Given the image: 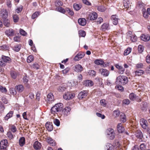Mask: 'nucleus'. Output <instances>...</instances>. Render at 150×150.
I'll use <instances>...</instances> for the list:
<instances>
[{
	"label": "nucleus",
	"mask_w": 150,
	"mask_h": 150,
	"mask_svg": "<svg viewBox=\"0 0 150 150\" xmlns=\"http://www.w3.org/2000/svg\"><path fill=\"white\" fill-rule=\"evenodd\" d=\"M13 112L11 111L8 113L4 117V119L6 120H8L13 115Z\"/></svg>",
	"instance_id": "28"
},
{
	"label": "nucleus",
	"mask_w": 150,
	"mask_h": 150,
	"mask_svg": "<svg viewBox=\"0 0 150 150\" xmlns=\"http://www.w3.org/2000/svg\"><path fill=\"white\" fill-rule=\"evenodd\" d=\"M129 98L131 100H136L139 102L141 101V99L139 98L138 96H137L136 95L133 93H130L129 95Z\"/></svg>",
	"instance_id": "12"
},
{
	"label": "nucleus",
	"mask_w": 150,
	"mask_h": 150,
	"mask_svg": "<svg viewBox=\"0 0 150 150\" xmlns=\"http://www.w3.org/2000/svg\"><path fill=\"white\" fill-rule=\"evenodd\" d=\"M98 10L100 11L103 12L105 11L106 8L105 7L103 6H98Z\"/></svg>",
	"instance_id": "50"
},
{
	"label": "nucleus",
	"mask_w": 150,
	"mask_h": 150,
	"mask_svg": "<svg viewBox=\"0 0 150 150\" xmlns=\"http://www.w3.org/2000/svg\"><path fill=\"white\" fill-rule=\"evenodd\" d=\"M34 57L32 55H29L27 58V62L28 63H30L34 60Z\"/></svg>",
	"instance_id": "47"
},
{
	"label": "nucleus",
	"mask_w": 150,
	"mask_h": 150,
	"mask_svg": "<svg viewBox=\"0 0 150 150\" xmlns=\"http://www.w3.org/2000/svg\"><path fill=\"white\" fill-rule=\"evenodd\" d=\"M83 69L82 67L79 64L75 65L74 67V71L77 72L81 71L83 70Z\"/></svg>",
	"instance_id": "16"
},
{
	"label": "nucleus",
	"mask_w": 150,
	"mask_h": 150,
	"mask_svg": "<svg viewBox=\"0 0 150 150\" xmlns=\"http://www.w3.org/2000/svg\"><path fill=\"white\" fill-rule=\"evenodd\" d=\"M81 5H79L76 4H74L73 5V7L74 9L76 11H78L81 8Z\"/></svg>",
	"instance_id": "41"
},
{
	"label": "nucleus",
	"mask_w": 150,
	"mask_h": 150,
	"mask_svg": "<svg viewBox=\"0 0 150 150\" xmlns=\"http://www.w3.org/2000/svg\"><path fill=\"white\" fill-rule=\"evenodd\" d=\"M5 33L8 36H11L14 35V33L12 29H8L5 31Z\"/></svg>",
	"instance_id": "21"
},
{
	"label": "nucleus",
	"mask_w": 150,
	"mask_h": 150,
	"mask_svg": "<svg viewBox=\"0 0 150 150\" xmlns=\"http://www.w3.org/2000/svg\"><path fill=\"white\" fill-rule=\"evenodd\" d=\"M144 73V71L142 70H137L135 71L136 76H139L142 75Z\"/></svg>",
	"instance_id": "35"
},
{
	"label": "nucleus",
	"mask_w": 150,
	"mask_h": 150,
	"mask_svg": "<svg viewBox=\"0 0 150 150\" xmlns=\"http://www.w3.org/2000/svg\"><path fill=\"white\" fill-rule=\"evenodd\" d=\"M128 2H126L125 1L124 2V7L127 9L129 8V4L128 3Z\"/></svg>",
	"instance_id": "59"
},
{
	"label": "nucleus",
	"mask_w": 150,
	"mask_h": 150,
	"mask_svg": "<svg viewBox=\"0 0 150 150\" xmlns=\"http://www.w3.org/2000/svg\"><path fill=\"white\" fill-rule=\"evenodd\" d=\"M54 100V98L53 93H49L47 96V102L49 103H52Z\"/></svg>",
	"instance_id": "8"
},
{
	"label": "nucleus",
	"mask_w": 150,
	"mask_h": 150,
	"mask_svg": "<svg viewBox=\"0 0 150 150\" xmlns=\"http://www.w3.org/2000/svg\"><path fill=\"white\" fill-rule=\"evenodd\" d=\"M63 104L61 103L56 104L51 109V112L52 114L55 115V114H57V112L61 111L63 108Z\"/></svg>",
	"instance_id": "1"
},
{
	"label": "nucleus",
	"mask_w": 150,
	"mask_h": 150,
	"mask_svg": "<svg viewBox=\"0 0 150 150\" xmlns=\"http://www.w3.org/2000/svg\"><path fill=\"white\" fill-rule=\"evenodd\" d=\"M45 127L49 131H51L53 130V125L52 123L47 122L45 124Z\"/></svg>",
	"instance_id": "24"
},
{
	"label": "nucleus",
	"mask_w": 150,
	"mask_h": 150,
	"mask_svg": "<svg viewBox=\"0 0 150 150\" xmlns=\"http://www.w3.org/2000/svg\"><path fill=\"white\" fill-rule=\"evenodd\" d=\"M98 17L97 14L95 12H93L88 14L86 18L88 21H93L96 19Z\"/></svg>",
	"instance_id": "5"
},
{
	"label": "nucleus",
	"mask_w": 150,
	"mask_h": 150,
	"mask_svg": "<svg viewBox=\"0 0 150 150\" xmlns=\"http://www.w3.org/2000/svg\"><path fill=\"white\" fill-rule=\"evenodd\" d=\"M107 137L110 140L113 139L115 137V133L113 129L111 128H108L106 131Z\"/></svg>",
	"instance_id": "4"
},
{
	"label": "nucleus",
	"mask_w": 150,
	"mask_h": 150,
	"mask_svg": "<svg viewBox=\"0 0 150 150\" xmlns=\"http://www.w3.org/2000/svg\"><path fill=\"white\" fill-rule=\"evenodd\" d=\"M147 121L144 119H142L140 121V125L144 129H146L147 126Z\"/></svg>",
	"instance_id": "23"
},
{
	"label": "nucleus",
	"mask_w": 150,
	"mask_h": 150,
	"mask_svg": "<svg viewBox=\"0 0 150 150\" xmlns=\"http://www.w3.org/2000/svg\"><path fill=\"white\" fill-rule=\"evenodd\" d=\"M88 73L90 76H95L96 74V72L93 70H90Z\"/></svg>",
	"instance_id": "52"
},
{
	"label": "nucleus",
	"mask_w": 150,
	"mask_h": 150,
	"mask_svg": "<svg viewBox=\"0 0 150 150\" xmlns=\"http://www.w3.org/2000/svg\"><path fill=\"white\" fill-rule=\"evenodd\" d=\"M0 49L3 50H6L8 49V47L6 45H3L0 47Z\"/></svg>",
	"instance_id": "63"
},
{
	"label": "nucleus",
	"mask_w": 150,
	"mask_h": 150,
	"mask_svg": "<svg viewBox=\"0 0 150 150\" xmlns=\"http://www.w3.org/2000/svg\"><path fill=\"white\" fill-rule=\"evenodd\" d=\"M8 131H10V132H12V133L14 134L17 131V129L14 125H12L9 129Z\"/></svg>",
	"instance_id": "38"
},
{
	"label": "nucleus",
	"mask_w": 150,
	"mask_h": 150,
	"mask_svg": "<svg viewBox=\"0 0 150 150\" xmlns=\"http://www.w3.org/2000/svg\"><path fill=\"white\" fill-rule=\"evenodd\" d=\"M78 22L80 25L84 26L86 23V21L85 18H80L78 20Z\"/></svg>",
	"instance_id": "25"
},
{
	"label": "nucleus",
	"mask_w": 150,
	"mask_h": 150,
	"mask_svg": "<svg viewBox=\"0 0 150 150\" xmlns=\"http://www.w3.org/2000/svg\"><path fill=\"white\" fill-rule=\"evenodd\" d=\"M8 144L7 140L5 139L2 140L0 143V147L5 148L6 147Z\"/></svg>",
	"instance_id": "20"
},
{
	"label": "nucleus",
	"mask_w": 150,
	"mask_h": 150,
	"mask_svg": "<svg viewBox=\"0 0 150 150\" xmlns=\"http://www.w3.org/2000/svg\"><path fill=\"white\" fill-rule=\"evenodd\" d=\"M120 121L122 123H125L126 121V117L124 113H121L120 116Z\"/></svg>",
	"instance_id": "22"
},
{
	"label": "nucleus",
	"mask_w": 150,
	"mask_h": 150,
	"mask_svg": "<svg viewBox=\"0 0 150 150\" xmlns=\"http://www.w3.org/2000/svg\"><path fill=\"white\" fill-rule=\"evenodd\" d=\"M47 141L48 143L52 146H54L56 145V142L55 141L50 137H48L47 138Z\"/></svg>",
	"instance_id": "33"
},
{
	"label": "nucleus",
	"mask_w": 150,
	"mask_h": 150,
	"mask_svg": "<svg viewBox=\"0 0 150 150\" xmlns=\"http://www.w3.org/2000/svg\"><path fill=\"white\" fill-rule=\"evenodd\" d=\"M13 21L15 23L17 22L19 20V17L17 15L14 14L13 15Z\"/></svg>",
	"instance_id": "45"
},
{
	"label": "nucleus",
	"mask_w": 150,
	"mask_h": 150,
	"mask_svg": "<svg viewBox=\"0 0 150 150\" xmlns=\"http://www.w3.org/2000/svg\"><path fill=\"white\" fill-rule=\"evenodd\" d=\"M87 91H83L79 93L78 95V98L79 99H81L85 98L87 96Z\"/></svg>",
	"instance_id": "13"
},
{
	"label": "nucleus",
	"mask_w": 150,
	"mask_h": 150,
	"mask_svg": "<svg viewBox=\"0 0 150 150\" xmlns=\"http://www.w3.org/2000/svg\"><path fill=\"white\" fill-rule=\"evenodd\" d=\"M127 35H129L131 41L132 42H135L137 41V37L134 34H132V32L129 31L127 33Z\"/></svg>",
	"instance_id": "9"
},
{
	"label": "nucleus",
	"mask_w": 150,
	"mask_h": 150,
	"mask_svg": "<svg viewBox=\"0 0 150 150\" xmlns=\"http://www.w3.org/2000/svg\"><path fill=\"white\" fill-rule=\"evenodd\" d=\"M111 19L113 23L115 25H116L118 23V17L116 15H112L111 17Z\"/></svg>",
	"instance_id": "15"
},
{
	"label": "nucleus",
	"mask_w": 150,
	"mask_h": 150,
	"mask_svg": "<svg viewBox=\"0 0 150 150\" xmlns=\"http://www.w3.org/2000/svg\"><path fill=\"white\" fill-rule=\"evenodd\" d=\"M21 47L20 45H15L13 48V49L16 52H18L19 51Z\"/></svg>",
	"instance_id": "48"
},
{
	"label": "nucleus",
	"mask_w": 150,
	"mask_h": 150,
	"mask_svg": "<svg viewBox=\"0 0 150 150\" xmlns=\"http://www.w3.org/2000/svg\"><path fill=\"white\" fill-rule=\"evenodd\" d=\"M135 135L138 138L141 139L143 137L142 133L140 130H137L135 132Z\"/></svg>",
	"instance_id": "32"
},
{
	"label": "nucleus",
	"mask_w": 150,
	"mask_h": 150,
	"mask_svg": "<svg viewBox=\"0 0 150 150\" xmlns=\"http://www.w3.org/2000/svg\"><path fill=\"white\" fill-rule=\"evenodd\" d=\"M146 61L148 63H150V55H148L146 56Z\"/></svg>",
	"instance_id": "64"
},
{
	"label": "nucleus",
	"mask_w": 150,
	"mask_h": 150,
	"mask_svg": "<svg viewBox=\"0 0 150 150\" xmlns=\"http://www.w3.org/2000/svg\"><path fill=\"white\" fill-rule=\"evenodd\" d=\"M140 147L141 150H145L146 148V145L144 143L141 144L140 146Z\"/></svg>",
	"instance_id": "58"
},
{
	"label": "nucleus",
	"mask_w": 150,
	"mask_h": 150,
	"mask_svg": "<svg viewBox=\"0 0 150 150\" xmlns=\"http://www.w3.org/2000/svg\"><path fill=\"white\" fill-rule=\"evenodd\" d=\"M116 81L119 84L125 85L128 82L127 77L124 76H120L117 77Z\"/></svg>",
	"instance_id": "3"
},
{
	"label": "nucleus",
	"mask_w": 150,
	"mask_h": 150,
	"mask_svg": "<svg viewBox=\"0 0 150 150\" xmlns=\"http://www.w3.org/2000/svg\"><path fill=\"white\" fill-rule=\"evenodd\" d=\"M109 26V24L108 23H104L101 26V28L102 30H105L108 29Z\"/></svg>",
	"instance_id": "43"
},
{
	"label": "nucleus",
	"mask_w": 150,
	"mask_h": 150,
	"mask_svg": "<svg viewBox=\"0 0 150 150\" xmlns=\"http://www.w3.org/2000/svg\"><path fill=\"white\" fill-rule=\"evenodd\" d=\"M4 25L7 27H9L10 25V21L7 19L3 20Z\"/></svg>",
	"instance_id": "34"
},
{
	"label": "nucleus",
	"mask_w": 150,
	"mask_h": 150,
	"mask_svg": "<svg viewBox=\"0 0 150 150\" xmlns=\"http://www.w3.org/2000/svg\"><path fill=\"white\" fill-rule=\"evenodd\" d=\"M142 12L144 17L146 18H148L149 17V15L148 13L146 11V9L145 8L142 9Z\"/></svg>",
	"instance_id": "40"
},
{
	"label": "nucleus",
	"mask_w": 150,
	"mask_h": 150,
	"mask_svg": "<svg viewBox=\"0 0 150 150\" xmlns=\"http://www.w3.org/2000/svg\"><path fill=\"white\" fill-rule=\"evenodd\" d=\"M84 54L82 52H79L75 56L74 59L76 61H79L83 57H84Z\"/></svg>",
	"instance_id": "18"
},
{
	"label": "nucleus",
	"mask_w": 150,
	"mask_h": 150,
	"mask_svg": "<svg viewBox=\"0 0 150 150\" xmlns=\"http://www.w3.org/2000/svg\"><path fill=\"white\" fill-rule=\"evenodd\" d=\"M75 94H72L70 92H67L65 93L63 97L64 99L66 100H69L74 98Z\"/></svg>",
	"instance_id": "6"
},
{
	"label": "nucleus",
	"mask_w": 150,
	"mask_h": 150,
	"mask_svg": "<svg viewBox=\"0 0 150 150\" xmlns=\"http://www.w3.org/2000/svg\"><path fill=\"white\" fill-rule=\"evenodd\" d=\"M40 12L39 11H37L33 13L32 16L31 18L33 19H35V18L39 16L40 15Z\"/></svg>",
	"instance_id": "36"
},
{
	"label": "nucleus",
	"mask_w": 150,
	"mask_h": 150,
	"mask_svg": "<svg viewBox=\"0 0 150 150\" xmlns=\"http://www.w3.org/2000/svg\"><path fill=\"white\" fill-rule=\"evenodd\" d=\"M132 49L130 47L127 48L124 51V55L126 56L129 54L131 52Z\"/></svg>",
	"instance_id": "44"
},
{
	"label": "nucleus",
	"mask_w": 150,
	"mask_h": 150,
	"mask_svg": "<svg viewBox=\"0 0 150 150\" xmlns=\"http://www.w3.org/2000/svg\"><path fill=\"white\" fill-rule=\"evenodd\" d=\"M0 16L3 20L6 19L8 17V12L6 10L4 9L1 10L0 11Z\"/></svg>",
	"instance_id": "7"
},
{
	"label": "nucleus",
	"mask_w": 150,
	"mask_h": 150,
	"mask_svg": "<svg viewBox=\"0 0 150 150\" xmlns=\"http://www.w3.org/2000/svg\"><path fill=\"white\" fill-rule=\"evenodd\" d=\"M10 92L12 93L13 95H16L17 92L15 90V89L13 88H11L10 89Z\"/></svg>",
	"instance_id": "60"
},
{
	"label": "nucleus",
	"mask_w": 150,
	"mask_h": 150,
	"mask_svg": "<svg viewBox=\"0 0 150 150\" xmlns=\"http://www.w3.org/2000/svg\"><path fill=\"white\" fill-rule=\"evenodd\" d=\"M106 149L107 150H114V146L110 143H108L106 146Z\"/></svg>",
	"instance_id": "37"
},
{
	"label": "nucleus",
	"mask_w": 150,
	"mask_h": 150,
	"mask_svg": "<svg viewBox=\"0 0 150 150\" xmlns=\"http://www.w3.org/2000/svg\"><path fill=\"white\" fill-rule=\"evenodd\" d=\"M23 6H20L18 7L16 9V12L17 13H19L21 12L23 9Z\"/></svg>",
	"instance_id": "53"
},
{
	"label": "nucleus",
	"mask_w": 150,
	"mask_h": 150,
	"mask_svg": "<svg viewBox=\"0 0 150 150\" xmlns=\"http://www.w3.org/2000/svg\"><path fill=\"white\" fill-rule=\"evenodd\" d=\"M66 10L68 12L69 14L70 15L73 16L74 14V13L73 11L71 10L70 8H67Z\"/></svg>",
	"instance_id": "61"
},
{
	"label": "nucleus",
	"mask_w": 150,
	"mask_h": 150,
	"mask_svg": "<svg viewBox=\"0 0 150 150\" xmlns=\"http://www.w3.org/2000/svg\"><path fill=\"white\" fill-rule=\"evenodd\" d=\"M120 114V111L118 110L113 111V115L115 117H118Z\"/></svg>",
	"instance_id": "51"
},
{
	"label": "nucleus",
	"mask_w": 150,
	"mask_h": 150,
	"mask_svg": "<svg viewBox=\"0 0 150 150\" xmlns=\"http://www.w3.org/2000/svg\"><path fill=\"white\" fill-rule=\"evenodd\" d=\"M117 128V131L119 133H122L125 130L124 127L122 126L121 123H119L118 124Z\"/></svg>",
	"instance_id": "14"
},
{
	"label": "nucleus",
	"mask_w": 150,
	"mask_h": 150,
	"mask_svg": "<svg viewBox=\"0 0 150 150\" xmlns=\"http://www.w3.org/2000/svg\"><path fill=\"white\" fill-rule=\"evenodd\" d=\"M94 62L95 64L98 65H103L104 63V62L101 59H96L95 60Z\"/></svg>",
	"instance_id": "39"
},
{
	"label": "nucleus",
	"mask_w": 150,
	"mask_h": 150,
	"mask_svg": "<svg viewBox=\"0 0 150 150\" xmlns=\"http://www.w3.org/2000/svg\"><path fill=\"white\" fill-rule=\"evenodd\" d=\"M41 144L38 141H36L35 142L33 146L35 149L36 150L40 149L41 147Z\"/></svg>",
	"instance_id": "30"
},
{
	"label": "nucleus",
	"mask_w": 150,
	"mask_h": 150,
	"mask_svg": "<svg viewBox=\"0 0 150 150\" xmlns=\"http://www.w3.org/2000/svg\"><path fill=\"white\" fill-rule=\"evenodd\" d=\"M141 38L142 40L144 41H147L149 40L150 37L148 35L143 34L141 36Z\"/></svg>",
	"instance_id": "27"
},
{
	"label": "nucleus",
	"mask_w": 150,
	"mask_h": 150,
	"mask_svg": "<svg viewBox=\"0 0 150 150\" xmlns=\"http://www.w3.org/2000/svg\"><path fill=\"white\" fill-rule=\"evenodd\" d=\"M16 88L17 91L19 93H21L24 90V87L21 84H19L16 86Z\"/></svg>",
	"instance_id": "26"
},
{
	"label": "nucleus",
	"mask_w": 150,
	"mask_h": 150,
	"mask_svg": "<svg viewBox=\"0 0 150 150\" xmlns=\"http://www.w3.org/2000/svg\"><path fill=\"white\" fill-rule=\"evenodd\" d=\"M99 72L104 76H108L109 74V71L106 69H101L99 70Z\"/></svg>",
	"instance_id": "10"
},
{
	"label": "nucleus",
	"mask_w": 150,
	"mask_h": 150,
	"mask_svg": "<svg viewBox=\"0 0 150 150\" xmlns=\"http://www.w3.org/2000/svg\"><path fill=\"white\" fill-rule=\"evenodd\" d=\"M144 4H143L142 2L141 1H139L138 2L137 6L140 8H142V9L144 8Z\"/></svg>",
	"instance_id": "49"
},
{
	"label": "nucleus",
	"mask_w": 150,
	"mask_h": 150,
	"mask_svg": "<svg viewBox=\"0 0 150 150\" xmlns=\"http://www.w3.org/2000/svg\"><path fill=\"white\" fill-rule=\"evenodd\" d=\"M0 91L3 93H6L7 92V90L6 88L0 85Z\"/></svg>",
	"instance_id": "56"
},
{
	"label": "nucleus",
	"mask_w": 150,
	"mask_h": 150,
	"mask_svg": "<svg viewBox=\"0 0 150 150\" xmlns=\"http://www.w3.org/2000/svg\"><path fill=\"white\" fill-rule=\"evenodd\" d=\"M123 103L124 105H128L130 103V101L129 99H125L123 101Z\"/></svg>",
	"instance_id": "57"
},
{
	"label": "nucleus",
	"mask_w": 150,
	"mask_h": 150,
	"mask_svg": "<svg viewBox=\"0 0 150 150\" xmlns=\"http://www.w3.org/2000/svg\"><path fill=\"white\" fill-rule=\"evenodd\" d=\"M83 83V85L86 86L91 87L93 85V82L92 81L89 80H87L84 81Z\"/></svg>",
	"instance_id": "17"
},
{
	"label": "nucleus",
	"mask_w": 150,
	"mask_h": 150,
	"mask_svg": "<svg viewBox=\"0 0 150 150\" xmlns=\"http://www.w3.org/2000/svg\"><path fill=\"white\" fill-rule=\"evenodd\" d=\"M54 123L57 126H59L60 124L59 120L57 119H55L54 120Z\"/></svg>",
	"instance_id": "54"
},
{
	"label": "nucleus",
	"mask_w": 150,
	"mask_h": 150,
	"mask_svg": "<svg viewBox=\"0 0 150 150\" xmlns=\"http://www.w3.org/2000/svg\"><path fill=\"white\" fill-rule=\"evenodd\" d=\"M79 34L80 36L84 37L86 35V33L83 30H80L79 31Z\"/></svg>",
	"instance_id": "55"
},
{
	"label": "nucleus",
	"mask_w": 150,
	"mask_h": 150,
	"mask_svg": "<svg viewBox=\"0 0 150 150\" xmlns=\"http://www.w3.org/2000/svg\"><path fill=\"white\" fill-rule=\"evenodd\" d=\"M20 145L21 146H23L25 143V139L24 137H21L19 140Z\"/></svg>",
	"instance_id": "42"
},
{
	"label": "nucleus",
	"mask_w": 150,
	"mask_h": 150,
	"mask_svg": "<svg viewBox=\"0 0 150 150\" xmlns=\"http://www.w3.org/2000/svg\"><path fill=\"white\" fill-rule=\"evenodd\" d=\"M70 69L69 68L67 67L65 69H64L63 70L62 72L63 74H67L69 71L70 70Z\"/></svg>",
	"instance_id": "62"
},
{
	"label": "nucleus",
	"mask_w": 150,
	"mask_h": 150,
	"mask_svg": "<svg viewBox=\"0 0 150 150\" xmlns=\"http://www.w3.org/2000/svg\"><path fill=\"white\" fill-rule=\"evenodd\" d=\"M7 137L10 139L11 140L13 139L15 136L14 134L10 132V131H8L6 134Z\"/></svg>",
	"instance_id": "29"
},
{
	"label": "nucleus",
	"mask_w": 150,
	"mask_h": 150,
	"mask_svg": "<svg viewBox=\"0 0 150 150\" xmlns=\"http://www.w3.org/2000/svg\"><path fill=\"white\" fill-rule=\"evenodd\" d=\"M144 49V47L142 45H139L138 47V51L139 53H142L143 52Z\"/></svg>",
	"instance_id": "46"
},
{
	"label": "nucleus",
	"mask_w": 150,
	"mask_h": 150,
	"mask_svg": "<svg viewBox=\"0 0 150 150\" xmlns=\"http://www.w3.org/2000/svg\"><path fill=\"white\" fill-rule=\"evenodd\" d=\"M10 74L11 77L13 79H16L18 74V72L13 71H11Z\"/></svg>",
	"instance_id": "31"
},
{
	"label": "nucleus",
	"mask_w": 150,
	"mask_h": 150,
	"mask_svg": "<svg viewBox=\"0 0 150 150\" xmlns=\"http://www.w3.org/2000/svg\"><path fill=\"white\" fill-rule=\"evenodd\" d=\"M67 86L66 84H63L59 86L58 88V90L59 92H62L67 89Z\"/></svg>",
	"instance_id": "19"
},
{
	"label": "nucleus",
	"mask_w": 150,
	"mask_h": 150,
	"mask_svg": "<svg viewBox=\"0 0 150 150\" xmlns=\"http://www.w3.org/2000/svg\"><path fill=\"white\" fill-rule=\"evenodd\" d=\"M71 110L70 108L69 107H65L63 109L62 111V114L65 116H67L70 114V112Z\"/></svg>",
	"instance_id": "11"
},
{
	"label": "nucleus",
	"mask_w": 150,
	"mask_h": 150,
	"mask_svg": "<svg viewBox=\"0 0 150 150\" xmlns=\"http://www.w3.org/2000/svg\"><path fill=\"white\" fill-rule=\"evenodd\" d=\"M1 60H0V66L2 67L5 66L7 63H10L11 62V58L8 56L2 55Z\"/></svg>",
	"instance_id": "2"
}]
</instances>
